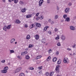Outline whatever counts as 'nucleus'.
<instances>
[{
    "mask_svg": "<svg viewBox=\"0 0 76 76\" xmlns=\"http://www.w3.org/2000/svg\"><path fill=\"white\" fill-rule=\"evenodd\" d=\"M9 69V68H8V67L6 66L5 67H4V70H2L1 71V72L2 73H7V70H8Z\"/></svg>",
    "mask_w": 76,
    "mask_h": 76,
    "instance_id": "f257e3e1",
    "label": "nucleus"
},
{
    "mask_svg": "<svg viewBox=\"0 0 76 76\" xmlns=\"http://www.w3.org/2000/svg\"><path fill=\"white\" fill-rule=\"evenodd\" d=\"M15 23H18L19 24L20 23V21L19 20L17 19L15 21Z\"/></svg>",
    "mask_w": 76,
    "mask_h": 76,
    "instance_id": "f03ea898",
    "label": "nucleus"
},
{
    "mask_svg": "<svg viewBox=\"0 0 76 76\" xmlns=\"http://www.w3.org/2000/svg\"><path fill=\"white\" fill-rule=\"evenodd\" d=\"M70 28L71 30H72V31H74L75 29V27L72 26H70Z\"/></svg>",
    "mask_w": 76,
    "mask_h": 76,
    "instance_id": "7ed1b4c3",
    "label": "nucleus"
},
{
    "mask_svg": "<svg viewBox=\"0 0 76 76\" xmlns=\"http://www.w3.org/2000/svg\"><path fill=\"white\" fill-rule=\"evenodd\" d=\"M69 8H66L65 10V12L66 13H67V12H69Z\"/></svg>",
    "mask_w": 76,
    "mask_h": 76,
    "instance_id": "20e7f679",
    "label": "nucleus"
},
{
    "mask_svg": "<svg viewBox=\"0 0 76 76\" xmlns=\"http://www.w3.org/2000/svg\"><path fill=\"white\" fill-rule=\"evenodd\" d=\"M36 25L37 26H38V27H41V24L38 23H37L36 24Z\"/></svg>",
    "mask_w": 76,
    "mask_h": 76,
    "instance_id": "39448f33",
    "label": "nucleus"
},
{
    "mask_svg": "<svg viewBox=\"0 0 76 76\" xmlns=\"http://www.w3.org/2000/svg\"><path fill=\"white\" fill-rule=\"evenodd\" d=\"M70 18L67 17L65 20V21H66V22H69V21H70Z\"/></svg>",
    "mask_w": 76,
    "mask_h": 76,
    "instance_id": "423d86ee",
    "label": "nucleus"
},
{
    "mask_svg": "<svg viewBox=\"0 0 76 76\" xmlns=\"http://www.w3.org/2000/svg\"><path fill=\"white\" fill-rule=\"evenodd\" d=\"M15 39H12L11 40L10 43L11 44H12L13 42H15Z\"/></svg>",
    "mask_w": 76,
    "mask_h": 76,
    "instance_id": "0eeeda50",
    "label": "nucleus"
},
{
    "mask_svg": "<svg viewBox=\"0 0 76 76\" xmlns=\"http://www.w3.org/2000/svg\"><path fill=\"white\" fill-rule=\"evenodd\" d=\"M61 61V59H59L57 61V64H60Z\"/></svg>",
    "mask_w": 76,
    "mask_h": 76,
    "instance_id": "6e6552de",
    "label": "nucleus"
},
{
    "mask_svg": "<svg viewBox=\"0 0 76 76\" xmlns=\"http://www.w3.org/2000/svg\"><path fill=\"white\" fill-rule=\"evenodd\" d=\"M60 67V65H58L56 66V71H57V70H58V69L59 67Z\"/></svg>",
    "mask_w": 76,
    "mask_h": 76,
    "instance_id": "1a4fd4ad",
    "label": "nucleus"
},
{
    "mask_svg": "<svg viewBox=\"0 0 76 76\" xmlns=\"http://www.w3.org/2000/svg\"><path fill=\"white\" fill-rule=\"evenodd\" d=\"M26 8H25L22 10V13H25V12H26Z\"/></svg>",
    "mask_w": 76,
    "mask_h": 76,
    "instance_id": "9d476101",
    "label": "nucleus"
},
{
    "mask_svg": "<svg viewBox=\"0 0 76 76\" xmlns=\"http://www.w3.org/2000/svg\"><path fill=\"white\" fill-rule=\"evenodd\" d=\"M7 26H4L3 28V30H4L5 31H7Z\"/></svg>",
    "mask_w": 76,
    "mask_h": 76,
    "instance_id": "9b49d317",
    "label": "nucleus"
},
{
    "mask_svg": "<svg viewBox=\"0 0 76 76\" xmlns=\"http://www.w3.org/2000/svg\"><path fill=\"white\" fill-rule=\"evenodd\" d=\"M48 28V26H46V27H45L44 28V29L43 30L44 31H46Z\"/></svg>",
    "mask_w": 76,
    "mask_h": 76,
    "instance_id": "f8f14e48",
    "label": "nucleus"
},
{
    "mask_svg": "<svg viewBox=\"0 0 76 76\" xmlns=\"http://www.w3.org/2000/svg\"><path fill=\"white\" fill-rule=\"evenodd\" d=\"M61 39L62 40H64V39H66V37L63 36H62L61 37Z\"/></svg>",
    "mask_w": 76,
    "mask_h": 76,
    "instance_id": "ddd939ff",
    "label": "nucleus"
},
{
    "mask_svg": "<svg viewBox=\"0 0 76 76\" xmlns=\"http://www.w3.org/2000/svg\"><path fill=\"white\" fill-rule=\"evenodd\" d=\"M11 28V25H9L7 27V29H10Z\"/></svg>",
    "mask_w": 76,
    "mask_h": 76,
    "instance_id": "4468645a",
    "label": "nucleus"
},
{
    "mask_svg": "<svg viewBox=\"0 0 76 76\" xmlns=\"http://www.w3.org/2000/svg\"><path fill=\"white\" fill-rule=\"evenodd\" d=\"M41 57H42V56H37L36 58V59H38L39 58H41Z\"/></svg>",
    "mask_w": 76,
    "mask_h": 76,
    "instance_id": "2eb2a0df",
    "label": "nucleus"
},
{
    "mask_svg": "<svg viewBox=\"0 0 76 76\" xmlns=\"http://www.w3.org/2000/svg\"><path fill=\"white\" fill-rule=\"evenodd\" d=\"M57 58L55 57V58H53V61L54 62V61H57Z\"/></svg>",
    "mask_w": 76,
    "mask_h": 76,
    "instance_id": "dca6fc26",
    "label": "nucleus"
},
{
    "mask_svg": "<svg viewBox=\"0 0 76 76\" xmlns=\"http://www.w3.org/2000/svg\"><path fill=\"white\" fill-rule=\"evenodd\" d=\"M25 58H26V59H29V58H30V57L29 56L26 55Z\"/></svg>",
    "mask_w": 76,
    "mask_h": 76,
    "instance_id": "f3484780",
    "label": "nucleus"
},
{
    "mask_svg": "<svg viewBox=\"0 0 76 76\" xmlns=\"http://www.w3.org/2000/svg\"><path fill=\"white\" fill-rule=\"evenodd\" d=\"M44 2V0H42V1H41V3H39V6H41V5H42V3H43Z\"/></svg>",
    "mask_w": 76,
    "mask_h": 76,
    "instance_id": "a211bd4d",
    "label": "nucleus"
},
{
    "mask_svg": "<svg viewBox=\"0 0 76 76\" xmlns=\"http://www.w3.org/2000/svg\"><path fill=\"white\" fill-rule=\"evenodd\" d=\"M32 17V15H28L26 16V18H31Z\"/></svg>",
    "mask_w": 76,
    "mask_h": 76,
    "instance_id": "6ab92c4d",
    "label": "nucleus"
},
{
    "mask_svg": "<svg viewBox=\"0 0 76 76\" xmlns=\"http://www.w3.org/2000/svg\"><path fill=\"white\" fill-rule=\"evenodd\" d=\"M36 39H39V36L36 35L35 36Z\"/></svg>",
    "mask_w": 76,
    "mask_h": 76,
    "instance_id": "aec40b11",
    "label": "nucleus"
},
{
    "mask_svg": "<svg viewBox=\"0 0 76 76\" xmlns=\"http://www.w3.org/2000/svg\"><path fill=\"white\" fill-rule=\"evenodd\" d=\"M64 62L65 63H69V62L67 61L65 59H64Z\"/></svg>",
    "mask_w": 76,
    "mask_h": 76,
    "instance_id": "412c9836",
    "label": "nucleus"
},
{
    "mask_svg": "<svg viewBox=\"0 0 76 76\" xmlns=\"http://www.w3.org/2000/svg\"><path fill=\"white\" fill-rule=\"evenodd\" d=\"M19 3L20 4H21L22 5V4H23L24 3L23 2L20 1L19 2Z\"/></svg>",
    "mask_w": 76,
    "mask_h": 76,
    "instance_id": "4be33fe9",
    "label": "nucleus"
},
{
    "mask_svg": "<svg viewBox=\"0 0 76 76\" xmlns=\"http://www.w3.org/2000/svg\"><path fill=\"white\" fill-rule=\"evenodd\" d=\"M30 35H28V36H27L26 37V39H30Z\"/></svg>",
    "mask_w": 76,
    "mask_h": 76,
    "instance_id": "5701e85b",
    "label": "nucleus"
},
{
    "mask_svg": "<svg viewBox=\"0 0 76 76\" xmlns=\"http://www.w3.org/2000/svg\"><path fill=\"white\" fill-rule=\"evenodd\" d=\"M44 18V17H43V16L42 15H40L39 16V19H42Z\"/></svg>",
    "mask_w": 76,
    "mask_h": 76,
    "instance_id": "b1692460",
    "label": "nucleus"
},
{
    "mask_svg": "<svg viewBox=\"0 0 76 76\" xmlns=\"http://www.w3.org/2000/svg\"><path fill=\"white\" fill-rule=\"evenodd\" d=\"M50 59H51V57L50 56H49L47 59V61H50Z\"/></svg>",
    "mask_w": 76,
    "mask_h": 76,
    "instance_id": "393cba45",
    "label": "nucleus"
},
{
    "mask_svg": "<svg viewBox=\"0 0 76 76\" xmlns=\"http://www.w3.org/2000/svg\"><path fill=\"white\" fill-rule=\"evenodd\" d=\"M14 0V2L15 4H17V3H18V0Z\"/></svg>",
    "mask_w": 76,
    "mask_h": 76,
    "instance_id": "a878e982",
    "label": "nucleus"
},
{
    "mask_svg": "<svg viewBox=\"0 0 76 76\" xmlns=\"http://www.w3.org/2000/svg\"><path fill=\"white\" fill-rule=\"evenodd\" d=\"M20 76H25V74L23 73H21L20 74Z\"/></svg>",
    "mask_w": 76,
    "mask_h": 76,
    "instance_id": "bb28decb",
    "label": "nucleus"
},
{
    "mask_svg": "<svg viewBox=\"0 0 76 76\" xmlns=\"http://www.w3.org/2000/svg\"><path fill=\"white\" fill-rule=\"evenodd\" d=\"M54 75V72H51L50 73V76H53Z\"/></svg>",
    "mask_w": 76,
    "mask_h": 76,
    "instance_id": "cd10ccee",
    "label": "nucleus"
},
{
    "mask_svg": "<svg viewBox=\"0 0 76 76\" xmlns=\"http://www.w3.org/2000/svg\"><path fill=\"white\" fill-rule=\"evenodd\" d=\"M59 35L57 36V37L55 38L56 39H59Z\"/></svg>",
    "mask_w": 76,
    "mask_h": 76,
    "instance_id": "c85d7f7f",
    "label": "nucleus"
},
{
    "mask_svg": "<svg viewBox=\"0 0 76 76\" xmlns=\"http://www.w3.org/2000/svg\"><path fill=\"white\" fill-rule=\"evenodd\" d=\"M10 53H14L15 52L14 50H10Z\"/></svg>",
    "mask_w": 76,
    "mask_h": 76,
    "instance_id": "c756f323",
    "label": "nucleus"
},
{
    "mask_svg": "<svg viewBox=\"0 0 76 76\" xmlns=\"http://www.w3.org/2000/svg\"><path fill=\"white\" fill-rule=\"evenodd\" d=\"M67 16L66 15H63V18H64V19H66Z\"/></svg>",
    "mask_w": 76,
    "mask_h": 76,
    "instance_id": "7c9ffc66",
    "label": "nucleus"
},
{
    "mask_svg": "<svg viewBox=\"0 0 76 76\" xmlns=\"http://www.w3.org/2000/svg\"><path fill=\"white\" fill-rule=\"evenodd\" d=\"M52 51V50L51 49L49 50H48V53L49 54H50V53H51V52Z\"/></svg>",
    "mask_w": 76,
    "mask_h": 76,
    "instance_id": "2f4dec72",
    "label": "nucleus"
},
{
    "mask_svg": "<svg viewBox=\"0 0 76 76\" xmlns=\"http://www.w3.org/2000/svg\"><path fill=\"white\" fill-rule=\"evenodd\" d=\"M57 45L58 46H61V44H60V42H58V43L57 44Z\"/></svg>",
    "mask_w": 76,
    "mask_h": 76,
    "instance_id": "473e14b6",
    "label": "nucleus"
},
{
    "mask_svg": "<svg viewBox=\"0 0 76 76\" xmlns=\"http://www.w3.org/2000/svg\"><path fill=\"white\" fill-rule=\"evenodd\" d=\"M47 3L49 4L50 3V0H47Z\"/></svg>",
    "mask_w": 76,
    "mask_h": 76,
    "instance_id": "72a5a7b5",
    "label": "nucleus"
},
{
    "mask_svg": "<svg viewBox=\"0 0 76 76\" xmlns=\"http://www.w3.org/2000/svg\"><path fill=\"white\" fill-rule=\"evenodd\" d=\"M55 32H57V31H58V29L57 28H56L55 29Z\"/></svg>",
    "mask_w": 76,
    "mask_h": 76,
    "instance_id": "f704fd0d",
    "label": "nucleus"
},
{
    "mask_svg": "<svg viewBox=\"0 0 76 76\" xmlns=\"http://www.w3.org/2000/svg\"><path fill=\"white\" fill-rule=\"evenodd\" d=\"M19 71H20L18 69H16L15 72L16 73H17L18 72H19Z\"/></svg>",
    "mask_w": 76,
    "mask_h": 76,
    "instance_id": "c9c22d12",
    "label": "nucleus"
},
{
    "mask_svg": "<svg viewBox=\"0 0 76 76\" xmlns=\"http://www.w3.org/2000/svg\"><path fill=\"white\" fill-rule=\"evenodd\" d=\"M45 40L43 39V40H42V43H45Z\"/></svg>",
    "mask_w": 76,
    "mask_h": 76,
    "instance_id": "e433bc0d",
    "label": "nucleus"
},
{
    "mask_svg": "<svg viewBox=\"0 0 76 76\" xmlns=\"http://www.w3.org/2000/svg\"><path fill=\"white\" fill-rule=\"evenodd\" d=\"M28 47L29 48H32V45H29Z\"/></svg>",
    "mask_w": 76,
    "mask_h": 76,
    "instance_id": "4c0bfd02",
    "label": "nucleus"
},
{
    "mask_svg": "<svg viewBox=\"0 0 76 76\" xmlns=\"http://www.w3.org/2000/svg\"><path fill=\"white\" fill-rule=\"evenodd\" d=\"M29 69H30V70H34V68L32 67H29Z\"/></svg>",
    "mask_w": 76,
    "mask_h": 76,
    "instance_id": "58836bf2",
    "label": "nucleus"
},
{
    "mask_svg": "<svg viewBox=\"0 0 76 76\" xmlns=\"http://www.w3.org/2000/svg\"><path fill=\"white\" fill-rule=\"evenodd\" d=\"M58 15H56L55 17V19H57V18H58Z\"/></svg>",
    "mask_w": 76,
    "mask_h": 76,
    "instance_id": "ea45409f",
    "label": "nucleus"
},
{
    "mask_svg": "<svg viewBox=\"0 0 76 76\" xmlns=\"http://www.w3.org/2000/svg\"><path fill=\"white\" fill-rule=\"evenodd\" d=\"M56 54L58 56V54H59V52L57 51L56 53Z\"/></svg>",
    "mask_w": 76,
    "mask_h": 76,
    "instance_id": "a19ab883",
    "label": "nucleus"
},
{
    "mask_svg": "<svg viewBox=\"0 0 76 76\" xmlns=\"http://www.w3.org/2000/svg\"><path fill=\"white\" fill-rule=\"evenodd\" d=\"M18 58H19V59H21L22 57H21V56H18Z\"/></svg>",
    "mask_w": 76,
    "mask_h": 76,
    "instance_id": "79ce46f5",
    "label": "nucleus"
},
{
    "mask_svg": "<svg viewBox=\"0 0 76 76\" xmlns=\"http://www.w3.org/2000/svg\"><path fill=\"white\" fill-rule=\"evenodd\" d=\"M18 69L19 70V71H20L21 70V69H22V68L20 67L18 68Z\"/></svg>",
    "mask_w": 76,
    "mask_h": 76,
    "instance_id": "37998d69",
    "label": "nucleus"
},
{
    "mask_svg": "<svg viewBox=\"0 0 76 76\" xmlns=\"http://www.w3.org/2000/svg\"><path fill=\"white\" fill-rule=\"evenodd\" d=\"M72 3H69L68 5L69 6H72Z\"/></svg>",
    "mask_w": 76,
    "mask_h": 76,
    "instance_id": "c03bdc74",
    "label": "nucleus"
},
{
    "mask_svg": "<svg viewBox=\"0 0 76 76\" xmlns=\"http://www.w3.org/2000/svg\"><path fill=\"white\" fill-rule=\"evenodd\" d=\"M1 62L2 63H4V62H5V60H2V61H1Z\"/></svg>",
    "mask_w": 76,
    "mask_h": 76,
    "instance_id": "a18cd8bd",
    "label": "nucleus"
},
{
    "mask_svg": "<svg viewBox=\"0 0 76 76\" xmlns=\"http://www.w3.org/2000/svg\"><path fill=\"white\" fill-rule=\"evenodd\" d=\"M39 19V17H37V18L36 19L37 20H38Z\"/></svg>",
    "mask_w": 76,
    "mask_h": 76,
    "instance_id": "49530a36",
    "label": "nucleus"
},
{
    "mask_svg": "<svg viewBox=\"0 0 76 76\" xmlns=\"http://www.w3.org/2000/svg\"><path fill=\"white\" fill-rule=\"evenodd\" d=\"M49 75V73H48V72H46V76H48Z\"/></svg>",
    "mask_w": 76,
    "mask_h": 76,
    "instance_id": "de8ad7c7",
    "label": "nucleus"
},
{
    "mask_svg": "<svg viewBox=\"0 0 76 76\" xmlns=\"http://www.w3.org/2000/svg\"><path fill=\"white\" fill-rule=\"evenodd\" d=\"M57 10H59V7L57 6Z\"/></svg>",
    "mask_w": 76,
    "mask_h": 76,
    "instance_id": "09e8293b",
    "label": "nucleus"
},
{
    "mask_svg": "<svg viewBox=\"0 0 76 76\" xmlns=\"http://www.w3.org/2000/svg\"><path fill=\"white\" fill-rule=\"evenodd\" d=\"M42 66H40V67H39L38 68L39 69V70H41V69H42Z\"/></svg>",
    "mask_w": 76,
    "mask_h": 76,
    "instance_id": "8fccbe9b",
    "label": "nucleus"
},
{
    "mask_svg": "<svg viewBox=\"0 0 76 76\" xmlns=\"http://www.w3.org/2000/svg\"><path fill=\"white\" fill-rule=\"evenodd\" d=\"M31 26H32V27L33 28H34V26H35V25L34 24H32L31 25Z\"/></svg>",
    "mask_w": 76,
    "mask_h": 76,
    "instance_id": "3c124183",
    "label": "nucleus"
},
{
    "mask_svg": "<svg viewBox=\"0 0 76 76\" xmlns=\"http://www.w3.org/2000/svg\"><path fill=\"white\" fill-rule=\"evenodd\" d=\"M24 54H25L24 52L21 53V55L22 56Z\"/></svg>",
    "mask_w": 76,
    "mask_h": 76,
    "instance_id": "603ef678",
    "label": "nucleus"
},
{
    "mask_svg": "<svg viewBox=\"0 0 76 76\" xmlns=\"http://www.w3.org/2000/svg\"><path fill=\"white\" fill-rule=\"evenodd\" d=\"M39 14V13L38 12L37 13L36 15V16H38Z\"/></svg>",
    "mask_w": 76,
    "mask_h": 76,
    "instance_id": "864d4df0",
    "label": "nucleus"
},
{
    "mask_svg": "<svg viewBox=\"0 0 76 76\" xmlns=\"http://www.w3.org/2000/svg\"><path fill=\"white\" fill-rule=\"evenodd\" d=\"M48 22H49L50 23V22H51V19H49L48 20Z\"/></svg>",
    "mask_w": 76,
    "mask_h": 76,
    "instance_id": "5fc2aeb1",
    "label": "nucleus"
},
{
    "mask_svg": "<svg viewBox=\"0 0 76 76\" xmlns=\"http://www.w3.org/2000/svg\"><path fill=\"white\" fill-rule=\"evenodd\" d=\"M50 23H51V24H53L54 23V22H53V21H51V22H50Z\"/></svg>",
    "mask_w": 76,
    "mask_h": 76,
    "instance_id": "6e6d98bb",
    "label": "nucleus"
},
{
    "mask_svg": "<svg viewBox=\"0 0 76 76\" xmlns=\"http://www.w3.org/2000/svg\"><path fill=\"white\" fill-rule=\"evenodd\" d=\"M48 33L49 34H50V35H51V31H48Z\"/></svg>",
    "mask_w": 76,
    "mask_h": 76,
    "instance_id": "4d7b16f0",
    "label": "nucleus"
},
{
    "mask_svg": "<svg viewBox=\"0 0 76 76\" xmlns=\"http://www.w3.org/2000/svg\"><path fill=\"white\" fill-rule=\"evenodd\" d=\"M30 29H31V28H33V27L31 25L30 26Z\"/></svg>",
    "mask_w": 76,
    "mask_h": 76,
    "instance_id": "13d9d810",
    "label": "nucleus"
},
{
    "mask_svg": "<svg viewBox=\"0 0 76 76\" xmlns=\"http://www.w3.org/2000/svg\"><path fill=\"white\" fill-rule=\"evenodd\" d=\"M24 54H27V51H24Z\"/></svg>",
    "mask_w": 76,
    "mask_h": 76,
    "instance_id": "bf43d9fd",
    "label": "nucleus"
},
{
    "mask_svg": "<svg viewBox=\"0 0 76 76\" xmlns=\"http://www.w3.org/2000/svg\"><path fill=\"white\" fill-rule=\"evenodd\" d=\"M25 28H27L28 27V26L26 24H25Z\"/></svg>",
    "mask_w": 76,
    "mask_h": 76,
    "instance_id": "052dcab7",
    "label": "nucleus"
},
{
    "mask_svg": "<svg viewBox=\"0 0 76 76\" xmlns=\"http://www.w3.org/2000/svg\"><path fill=\"white\" fill-rule=\"evenodd\" d=\"M76 46V45L75 44L72 47H73V48H75V46Z\"/></svg>",
    "mask_w": 76,
    "mask_h": 76,
    "instance_id": "680f3d73",
    "label": "nucleus"
},
{
    "mask_svg": "<svg viewBox=\"0 0 76 76\" xmlns=\"http://www.w3.org/2000/svg\"><path fill=\"white\" fill-rule=\"evenodd\" d=\"M67 50H69V51L71 50V49H70L69 48H67Z\"/></svg>",
    "mask_w": 76,
    "mask_h": 76,
    "instance_id": "e2e57ef3",
    "label": "nucleus"
},
{
    "mask_svg": "<svg viewBox=\"0 0 76 76\" xmlns=\"http://www.w3.org/2000/svg\"><path fill=\"white\" fill-rule=\"evenodd\" d=\"M41 1H42V0H40V1L39 2V4L40 3H41Z\"/></svg>",
    "mask_w": 76,
    "mask_h": 76,
    "instance_id": "0e129e2a",
    "label": "nucleus"
},
{
    "mask_svg": "<svg viewBox=\"0 0 76 76\" xmlns=\"http://www.w3.org/2000/svg\"><path fill=\"white\" fill-rule=\"evenodd\" d=\"M73 56H75V55H76V53H73Z\"/></svg>",
    "mask_w": 76,
    "mask_h": 76,
    "instance_id": "69168bd1",
    "label": "nucleus"
},
{
    "mask_svg": "<svg viewBox=\"0 0 76 76\" xmlns=\"http://www.w3.org/2000/svg\"><path fill=\"white\" fill-rule=\"evenodd\" d=\"M9 2H10V3H11V2H12V1L11 0H9Z\"/></svg>",
    "mask_w": 76,
    "mask_h": 76,
    "instance_id": "338daca9",
    "label": "nucleus"
},
{
    "mask_svg": "<svg viewBox=\"0 0 76 76\" xmlns=\"http://www.w3.org/2000/svg\"><path fill=\"white\" fill-rule=\"evenodd\" d=\"M3 2H5V0H2Z\"/></svg>",
    "mask_w": 76,
    "mask_h": 76,
    "instance_id": "774afa93",
    "label": "nucleus"
}]
</instances>
